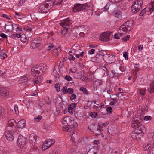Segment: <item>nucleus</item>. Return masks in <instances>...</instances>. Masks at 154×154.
Wrapping results in <instances>:
<instances>
[{
    "instance_id": "nucleus-16",
    "label": "nucleus",
    "mask_w": 154,
    "mask_h": 154,
    "mask_svg": "<svg viewBox=\"0 0 154 154\" xmlns=\"http://www.w3.org/2000/svg\"><path fill=\"white\" fill-rule=\"evenodd\" d=\"M38 10L41 13H46L48 11L44 3L40 5L38 7Z\"/></svg>"
},
{
    "instance_id": "nucleus-58",
    "label": "nucleus",
    "mask_w": 154,
    "mask_h": 154,
    "mask_svg": "<svg viewBox=\"0 0 154 154\" xmlns=\"http://www.w3.org/2000/svg\"><path fill=\"white\" fill-rule=\"evenodd\" d=\"M97 114V113L96 112H91V116L92 117L95 118Z\"/></svg>"
},
{
    "instance_id": "nucleus-10",
    "label": "nucleus",
    "mask_w": 154,
    "mask_h": 154,
    "mask_svg": "<svg viewBox=\"0 0 154 154\" xmlns=\"http://www.w3.org/2000/svg\"><path fill=\"white\" fill-rule=\"evenodd\" d=\"M38 139V137L33 134H30L29 136V140L30 143L32 145L35 144L36 140Z\"/></svg>"
},
{
    "instance_id": "nucleus-46",
    "label": "nucleus",
    "mask_w": 154,
    "mask_h": 154,
    "mask_svg": "<svg viewBox=\"0 0 154 154\" xmlns=\"http://www.w3.org/2000/svg\"><path fill=\"white\" fill-rule=\"evenodd\" d=\"M77 69L75 67H74L73 68L69 69V71L72 73H75L76 72Z\"/></svg>"
},
{
    "instance_id": "nucleus-8",
    "label": "nucleus",
    "mask_w": 154,
    "mask_h": 154,
    "mask_svg": "<svg viewBox=\"0 0 154 154\" xmlns=\"http://www.w3.org/2000/svg\"><path fill=\"white\" fill-rule=\"evenodd\" d=\"M41 41L39 39H35L33 40L31 43L30 48H35L40 46Z\"/></svg>"
},
{
    "instance_id": "nucleus-64",
    "label": "nucleus",
    "mask_w": 154,
    "mask_h": 154,
    "mask_svg": "<svg viewBox=\"0 0 154 154\" xmlns=\"http://www.w3.org/2000/svg\"><path fill=\"white\" fill-rule=\"evenodd\" d=\"M49 154H61L60 152L58 151H57L55 152L53 151L51 152Z\"/></svg>"
},
{
    "instance_id": "nucleus-2",
    "label": "nucleus",
    "mask_w": 154,
    "mask_h": 154,
    "mask_svg": "<svg viewBox=\"0 0 154 154\" xmlns=\"http://www.w3.org/2000/svg\"><path fill=\"white\" fill-rule=\"evenodd\" d=\"M143 148L144 150H148V154H154V140L151 141L150 143L144 145Z\"/></svg>"
},
{
    "instance_id": "nucleus-56",
    "label": "nucleus",
    "mask_w": 154,
    "mask_h": 154,
    "mask_svg": "<svg viewBox=\"0 0 154 154\" xmlns=\"http://www.w3.org/2000/svg\"><path fill=\"white\" fill-rule=\"evenodd\" d=\"M66 92L67 93H69V94H71L73 92V89L71 88H69L67 89V91Z\"/></svg>"
},
{
    "instance_id": "nucleus-53",
    "label": "nucleus",
    "mask_w": 154,
    "mask_h": 154,
    "mask_svg": "<svg viewBox=\"0 0 154 154\" xmlns=\"http://www.w3.org/2000/svg\"><path fill=\"white\" fill-rule=\"evenodd\" d=\"M65 79L68 81H70L72 80V78L70 76L66 75L65 77Z\"/></svg>"
},
{
    "instance_id": "nucleus-34",
    "label": "nucleus",
    "mask_w": 154,
    "mask_h": 154,
    "mask_svg": "<svg viewBox=\"0 0 154 154\" xmlns=\"http://www.w3.org/2000/svg\"><path fill=\"white\" fill-rule=\"evenodd\" d=\"M115 16L116 17L121 18L122 17V13L120 11H117L115 13Z\"/></svg>"
},
{
    "instance_id": "nucleus-38",
    "label": "nucleus",
    "mask_w": 154,
    "mask_h": 154,
    "mask_svg": "<svg viewBox=\"0 0 154 154\" xmlns=\"http://www.w3.org/2000/svg\"><path fill=\"white\" fill-rule=\"evenodd\" d=\"M109 57V56L107 54L103 56L102 58L107 63H110L111 62H110V61L109 60H108Z\"/></svg>"
},
{
    "instance_id": "nucleus-63",
    "label": "nucleus",
    "mask_w": 154,
    "mask_h": 154,
    "mask_svg": "<svg viewBox=\"0 0 154 154\" xmlns=\"http://www.w3.org/2000/svg\"><path fill=\"white\" fill-rule=\"evenodd\" d=\"M151 119V118L150 116H145L144 118V119L146 121L149 120Z\"/></svg>"
},
{
    "instance_id": "nucleus-61",
    "label": "nucleus",
    "mask_w": 154,
    "mask_h": 154,
    "mask_svg": "<svg viewBox=\"0 0 154 154\" xmlns=\"http://www.w3.org/2000/svg\"><path fill=\"white\" fill-rule=\"evenodd\" d=\"M112 109L111 107H107L106 109V111L109 113H111L112 112Z\"/></svg>"
},
{
    "instance_id": "nucleus-14",
    "label": "nucleus",
    "mask_w": 154,
    "mask_h": 154,
    "mask_svg": "<svg viewBox=\"0 0 154 154\" xmlns=\"http://www.w3.org/2000/svg\"><path fill=\"white\" fill-rule=\"evenodd\" d=\"M79 32H82L84 33L87 34L89 32V28L86 26H82L78 27Z\"/></svg>"
},
{
    "instance_id": "nucleus-42",
    "label": "nucleus",
    "mask_w": 154,
    "mask_h": 154,
    "mask_svg": "<svg viewBox=\"0 0 154 154\" xmlns=\"http://www.w3.org/2000/svg\"><path fill=\"white\" fill-rule=\"evenodd\" d=\"M103 82L102 81L100 80L97 79L96 80L95 82V83L97 86H99L102 85Z\"/></svg>"
},
{
    "instance_id": "nucleus-45",
    "label": "nucleus",
    "mask_w": 154,
    "mask_h": 154,
    "mask_svg": "<svg viewBox=\"0 0 154 154\" xmlns=\"http://www.w3.org/2000/svg\"><path fill=\"white\" fill-rule=\"evenodd\" d=\"M108 58L109 60L110 61V62H111L110 63H112L114 62L115 61V58L112 56H109Z\"/></svg>"
},
{
    "instance_id": "nucleus-47",
    "label": "nucleus",
    "mask_w": 154,
    "mask_h": 154,
    "mask_svg": "<svg viewBox=\"0 0 154 154\" xmlns=\"http://www.w3.org/2000/svg\"><path fill=\"white\" fill-rule=\"evenodd\" d=\"M80 90L82 92H83L85 94H88V92L87 90V89L83 87H81L80 88Z\"/></svg>"
},
{
    "instance_id": "nucleus-3",
    "label": "nucleus",
    "mask_w": 154,
    "mask_h": 154,
    "mask_svg": "<svg viewBox=\"0 0 154 154\" xmlns=\"http://www.w3.org/2000/svg\"><path fill=\"white\" fill-rule=\"evenodd\" d=\"M26 140V138L22 136H19L17 140V145L21 149L25 148Z\"/></svg>"
},
{
    "instance_id": "nucleus-30",
    "label": "nucleus",
    "mask_w": 154,
    "mask_h": 154,
    "mask_svg": "<svg viewBox=\"0 0 154 154\" xmlns=\"http://www.w3.org/2000/svg\"><path fill=\"white\" fill-rule=\"evenodd\" d=\"M5 29L8 31L12 30L14 29L13 25L10 24L6 26Z\"/></svg>"
},
{
    "instance_id": "nucleus-1",
    "label": "nucleus",
    "mask_w": 154,
    "mask_h": 154,
    "mask_svg": "<svg viewBox=\"0 0 154 154\" xmlns=\"http://www.w3.org/2000/svg\"><path fill=\"white\" fill-rule=\"evenodd\" d=\"M81 49H79V47H77L76 49H73L69 52V60L72 61L74 60L75 58L74 56H75L77 58L80 57H82L84 53L83 51H81Z\"/></svg>"
},
{
    "instance_id": "nucleus-35",
    "label": "nucleus",
    "mask_w": 154,
    "mask_h": 154,
    "mask_svg": "<svg viewBox=\"0 0 154 154\" xmlns=\"http://www.w3.org/2000/svg\"><path fill=\"white\" fill-rule=\"evenodd\" d=\"M123 33L122 32H119L118 34H116L114 35V37L115 38L117 39H119L120 38L122 37V36Z\"/></svg>"
},
{
    "instance_id": "nucleus-21",
    "label": "nucleus",
    "mask_w": 154,
    "mask_h": 154,
    "mask_svg": "<svg viewBox=\"0 0 154 154\" xmlns=\"http://www.w3.org/2000/svg\"><path fill=\"white\" fill-rule=\"evenodd\" d=\"M28 80L27 76H23L19 79L18 81L20 84H23L27 82Z\"/></svg>"
},
{
    "instance_id": "nucleus-57",
    "label": "nucleus",
    "mask_w": 154,
    "mask_h": 154,
    "mask_svg": "<svg viewBox=\"0 0 154 154\" xmlns=\"http://www.w3.org/2000/svg\"><path fill=\"white\" fill-rule=\"evenodd\" d=\"M54 87L56 89V91L58 92L60 91V85L59 84H55Z\"/></svg>"
},
{
    "instance_id": "nucleus-15",
    "label": "nucleus",
    "mask_w": 154,
    "mask_h": 154,
    "mask_svg": "<svg viewBox=\"0 0 154 154\" xmlns=\"http://www.w3.org/2000/svg\"><path fill=\"white\" fill-rule=\"evenodd\" d=\"M15 121L13 119L10 120L8 122V126L7 127V129L13 131L15 128L14 123Z\"/></svg>"
},
{
    "instance_id": "nucleus-23",
    "label": "nucleus",
    "mask_w": 154,
    "mask_h": 154,
    "mask_svg": "<svg viewBox=\"0 0 154 154\" xmlns=\"http://www.w3.org/2000/svg\"><path fill=\"white\" fill-rule=\"evenodd\" d=\"M41 73L44 74L47 72V70L48 69L47 66L44 64H41Z\"/></svg>"
},
{
    "instance_id": "nucleus-20",
    "label": "nucleus",
    "mask_w": 154,
    "mask_h": 154,
    "mask_svg": "<svg viewBox=\"0 0 154 154\" xmlns=\"http://www.w3.org/2000/svg\"><path fill=\"white\" fill-rule=\"evenodd\" d=\"M43 78L41 76H38L33 79V82L36 84H38L42 82Z\"/></svg>"
},
{
    "instance_id": "nucleus-59",
    "label": "nucleus",
    "mask_w": 154,
    "mask_h": 154,
    "mask_svg": "<svg viewBox=\"0 0 154 154\" xmlns=\"http://www.w3.org/2000/svg\"><path fill=\"white\" fill-rule=\"evenodd\" d=\"M123 56L126 60H128V56L127 52H125L123 54Z\"/></svg>"
},
{
    "instance_id": "nucleus-19",
    "label": "nucleus",
    "mask_w": 154,
    "mask_h": 154,
    "mask_svg": "<svg viewBox=\"0 0 154 154\" xmlns=\"http://www.w3.org/2000/svg\"><path fill=\"white\" fill-rule=\"evenodd\" d=\"M143 3V2L142 0H136L135 1L132 6L141 8Z\"/></svg>"
},
{
    "instance_id": "nucleus-6",
    "label": "nucleus",
    "mask_w": 154,
    "mask_h": 154,
    "mask_svg": "<svg viewBox=\"0 0 154 154\" xmlns=\"http://www.w3.org/2000/svg\"><path fill=\"white\" fill-rule=\"evenodd\" d=\"M147 15L150 14L154 10V0L151 2V4H149L148 7L145 8Z\"/></svg>"
},
{
    "instance_id": "nucleus-48",
    "label": "nucleus",
    "mask_w": 154,
    "mask_h": 154,
    "mask_svg": "<svg viewBox=\"0 0 154 154\" xmlns=\"http://www.w3.org/2000/svg\"><path fill=\"white\" fill-rule=\"evenodd\" d=\"M59 59L60 60V63L61 62L63 63L65 61H66L67 60V58L66 57H63L62 55V57H60Z\"/></svg>"
},
{
    "instance_id": "nucleus-40",
    "label": "nucleus",
    "mask_w": 154,
    "mask_h": 154,
    "mask_svg": "<svg viewBox=\"0 0 154 154\" xmlns=\"http://www.w3.org/2000/svg\"><path fill=\"white\" fill-rule=\"evenodd\" d=\"M77 103H72L71 104L69 105L68 109H73L76 106Z\"/></svg>"
},
{
    "instance_id": "nucleus-13",
    "label": "nucleus",
    "mask_w": 154,
    "mask_h": 154,
    "mask_svg": "<svg viewBox=\"0 0 154 154\" xmlns=\"http://www.w3.org/2000/svg\"><path fill=\"white\" fill-rule=\"evenodd\" d=\"M123 24L127 27L128 29L129 30V32L133 28V26L134 25V21L132 20H130L127 21Z\"/></svg>"
},
{
    "instance_id": "nucleus-49",
    "label": "nucleus",
    "mask_w": 154,
    "mask_h": 154,
    "mask_svg": "<svg viewBox=\"0 0 154 154\" xmlns=\"http://www.w3.org/2000/svg\"><path fill=\"white\" fill-rule=\"evenodd\" d=\"M137 120L135 122H134L131 125V127L133 128H136L138 126V124L137 123H135Z\"/></svg>"
},
{
    "instance_id": "nucleus-29",
    "label": "nucleus",
    "mask_w": 154,
    "mask_h": 154,
    "mask_svg": "<svg viewBox=\"0 0 154 154\" xmlns=\"http://www.w3.org/2000/svg\"><path fill=\"white\" fill-rule=\"evenodd\" d=\"M34 67L35 68V70L37 71V74L41 73V64L39 65H37Z\"/></svg>"
},
{
    "instance_id": "nucleus-51",
    "label": "nucleus",
    "mask_w": 154,
    "mask_h": 154,
    "mask_svg": "<svg viewBox=\"0 0 154 154\" xmlns=\"http://www.w3.org/2000/svg\"><path fill=\"white\" fill-rule=\"evenodd\" d=\"M67 88L66 86H64L63 87L61 91L64 94H67Z\"/></svg>"
},
{
    "instance_id": "nucleus-4",
    "label": "nucleus",
    "mask_w": 154,
    "mask_h": 154,
    "mask_svg": "<svg viewBox=\"0 0 154 154\" xmlns=\"http://www.w3.org/2000/svg\"><path fill=\"white\" fill-rule=\"evenodd\" d=\"M72 23V20L68 18L63 20L60 23V25L62 27H66L69 29L71 26Z\"/></svg>"
},
{
    "instance_id": "nucleus-32",
    "label": "nucleus",
    "mask_w": 154,
    "mask_h": 154,
    "mask_svg": "<svg viewBox=\"0 0 154 154\" xmlns=\"http://www.w3.org/2000/svg\"><path fill=\"white\" fill-rule=\"evenodd\" d=\"M7 56L2 51H0V57L2 59H5Z\"/></svg>"
},
{
    "instance_id": "nucleus-24",
    "label": "nucleus",
    "mask_w": 154,
    "mask_h": 154,
    "mask_svg": "<svg viewBox=\"0 0 154 154\" xmlns=\"http://www.w3.org/2000/svg\"><path fill=\"white\" fill-rule=\"evenodd\" d=\"M148 91L149 92L152 93L154 92V80L150 85V87L148 88Z\"/></svg>"
},
{
    "instance_id": "nucleus-50",
    "label": "nucleus",
    "mask_w": 154,
    "mask_h": 154,
    "mask_svg": "<svg viewBox=\"0 0 154 154\" xmlns=\"http://www.w3.org/2000/svg\"><path fill=\"white\" fill-rule=\"evenodd\" d=\"M55 47H54V45L53 44H51L50 45H49L48 47V50L50 51L51 50L52 48L55 49Z\"/></svg>"
},
{
    "instance_id": "nucleus-55",
    "label": "nucleus",
    "mask_w": 154,
    "mask_h": 154,
    "mask_svg": "<svg viewBox=\"0 0 154 154\" xmlns=\"http://www.w3.org/2000/svg\"><path fill=\"white\" fill-rule=\"evenodd\" d=\"M130 38V36L129 35H127V36L124 37L122 39V41L123 42H126Z\"/></svg>"
},
{
    "instance_id": "nucleus-17",
    "label": "nucleus",
    "mask_w": 154,
    "mask_h": 154,
    "mask_svg": "<svg viewBox=\"0 0 154 154\" xmlns=\"http://www.w3.org/2000/svg\"><path fill=\"white\" fill-rule=\"evenodd\" d=\"M128 31L129 32V30L124 24L120 27L119 30V32H122L124 34L127 32Z\"/></svg>"
},
{
    "instance_id": "nucleus-11",
    "label": "nucleus",
    "mask_w": 154,
    "mask_h": 154,
    "mask_svg": "<svg viewBox=\"0 0 154 154\" xmlns=\"http://www.w3.org/2000/svg\"><path fill=\"white\" fill-rule=\"evenodd\" d=\"M5 135L6 139L8 140L12 141L13 139V135L10 130H8L5 132Z\"/></svg>"
},
{
    "instance_id": "nucleus-39",
    "label": "nucleus",
    "mask_w": 154,
    "mask_h": 154,
    "mask_svg": "<svg viewBox=\"0 0 154 154\" xmlns=\"http://www.w3.org/2000/svg\"><path fill=\"white\" fill-rule=\"evenodd\" d=\"M31 73L32 75L33 76H36V74H37V71L35 70V68L34 66L31 69Z\"/></svg>"
},
{
    "instance_id": "nucleus-41",
    "label": "nucleus",
    "mask_w": 154,
    "mask_h": 154,
    "mask_svg": "<svg viewBox=\"0 0 154 154\" xmlns=\"http://www.w3.org/2000/svg\"><path fill=\"white\" fill-rule=\"evenodd\" d=\"M1 94L3 96H6L9 95V93L7 91V90L4 89L2 92H0Z\"/></svg>"
},
{
    "instance_id": "nucleus-54",
    "label": "nucleus",
    "mask_w": 154,
    "mask_h": 154,
    "mask_svg": "<svg viewBox=\"0 0 154 154\" xmlns=\"http://www.w3.org/2000/svg\"><path fill=\"white\" fill-rule=\"evenodd\" d=\"M24 29L27 32H30L32 30V29L28 26H25L24 28Z\"/></svg>"
},
{
    "instance_id": "nucleus-9",
    "label": "nucleus",
    "mask_w": 154,
    "mask_h": 154,
    "mask_svg": "<svg viewBox=\"0 0 154 154\" xmlns=\"http://www.w3.org/2000/svg\"><path fill=\"white\" fill-rule=\"evenodd\" d=\"M55 3V0H47L44 3L45 5V7L47 8L48 11L51 9L54 5Z\"/></svg>"
},
{
    "instance_id": "nucleus-26",
    "label": "nucleus",
    "mask_w": 154,
    "mask_h": 154,
    "mask_svg": "<svg viewBox=\"0 0 154 154\" xmlns=\"http://www.w3.org/2000/svg\"><path fill=\"white\" fill-rule=\"evenodd\" d=\"M141 8H140L132 6L131 8L132 12L134 14L137 13L140 11Z\"/></svg>"
},
{
    "instance_id": "nucleus-43",
    "label": "nucleus",
    "mask_w": 154,
    "mask_h": 154,
    "mask_svg": "<svg viewBox=\"0 0 154 154\" xmlns=\"http://www.w3.org/2000/svg\"><path fill=\"white\" fill-rule=\"evenodd\" d=\"M77 133L76 132H74L72 134L71 137V139L72 140H73L74 139H75L77 138Z\"/></svg>"
},
{
    "instance_id": "nucleus-36",
    "label": "nucleus",
    "mask_w": 154,
    "mask_h": 154,
    "mask_svg": "<svg viewBox=\"0 0 154 154\" xmlns=\"http://www.w3.org/2000/svg\"><path fill=\"white\" fill-rule=\"evenodd\" d=\"M146 90V88H143L139 89V91L141 95L144 96L145 94Z\"/></svg>"
},
{
    "instance_id": "nucleus-25",
    "label": "nucleus",
    "mask_w": 154,
    "mask_h": 154,
    "mask_svg": "<svg viewBox=\"0 0 154 154\" xmlns=\"http://www.w3.org/2000/svg\"><path fill=\"white\" fill-rule=\"evenodd\" d=\"M112 91V89L109 85H106V87L104 90V92H106L108 94H110Z\"/></svg>"
},
{
    "instance_id": "nucleus-60",
    "label": "nucleus",
    "mask_w": 154,
    "mask_h": 154,
    "mask_svg": "<svg viewBox=\"0 0 154 154\" xmlns=\"http://www.w3.org/2000/svg\"><path fill=\"white\" fill-rule=\"evenodd\" d=\"M42 118V117L41 116H39L34 118V120L36 122H38L41 120Z\"/></svg>"
},
{
    "instance_id": "nucleus-44",
    "label": "nucleus",
    "mask_w": 154,
    "mask_h": 154,
    "mask_svg": "<svg viewBox=\"0 0 154 154\" xmlns=\"http://www.w3.org/2000/svg\"><path fill=\"white\" fill-rule=\"evenodd\" d=\"M25 2V0H20L17 3L18 6H21Z\"/></svg>"
},
{
    "instance_id": "nucleus-31",
    "label": "nucleus",
    "mask_w": 154,
    "mask_h": 154,
    "mask_svg": "<svg viewBox=\"0 0 154 154\" xmlns=\"http://www.w3.org/2000/svg\"><path fill=\"white\" fill-rule=\"evenodd\" d=\"M28 38L25 35H21L20 40L23 42H27L28 40Z\"/></svg>"
},
{
    "instance_id": "nucleus-27",
    "label": "nucleus",
    "mask_w": 154,
    "mask_h": 154,
    "mask_svg": "<svg viewBox=\"0 0 154 154\" xmlns=\"http://www.w3.org/2000/svg\"><path fill=\"white\" fill-rule=\"evenodd\" d=\"M142 136V135L137 134V133H133L132 135V137L133 139L137 140H139Z\"/></svg>"
},
{
    "instance_id": "nucleus-18",
    "label": "nucleus",
    "mask_w": 154,
    "mask_h": 154,
    "mask_svg": "<svg viewBox=\"0 0 154 154\" xmlns=\"http://www.w3.org/2000/svg\"><path fill=\"white\" fill-rule=\"evenodd\" d=\"M26 125L25 121L24 119H22L18 122L17 126L18 128H23Z\"/></svg>"
},
{
    "instance_id": "nucleus-52",
    "label": "nucleus",
    "mask_w": 154,
    "mask_h": 154,
    "mask_svg": "<svg viewBox=\"0 0 154 154\" xmlns=\"http://www.w3.org/2000/svg\"><path fill=\"white\" fill-rule=\"evenodd\" d=\"M63 129L64 131H66L67 132H69L71 131L72 128H70L67 127L65 126L63 127Z\"/></svg>"
},
{
    "instance_id": "nucleus-12",
    "label": "nucleus",
    "mask_w": 154,
    "mask_h": 154,
    "mask_svg": "<svg viewBox=\"0 0 154 154\" xmlns=\"http://www.w3.org/2000/svg\"><path fill=\"white\" fill-rule=\"evenodd\" d=\"M145 131V128L142 125L137 127L134 131V133L142 135V136Z\"/></svg>"
},
{
    "instance_id": "nucleus-33",
    "label": "nucleus",
    "mask_w": 154,
    "mask_h": 154,
    "mask_svg": "<svg viewBox=\"0 0 154 154\" xmlns=\"http://www.w3.org/2000/svg\"><path fill=\"white\" fill-rule=\"evenodd\" d=\"M61 29V33L62 34L65 35L66 33L69 29L68 28L62 27Z\"/></svg>"
},
{
    "instance_id": "nucleus-7",
    "label": "nucleus",
    "mask_w": 154,
    "mask_h": 154,
    "mask_svg": "<svg viewBox=\"0 0 154 154\" xmlns=\"http://www.w3.org/2000/svg\"><path fill=\"white\" fill-rule=\"evenodd\" d=\"M83 4H77L74 5V7L72 9L74 12H75L77 11H79L83 10L85 9Z\"/></svg>"
},
{
    "instance_id": "nucleus-28",
    "label": "nucleus",
    "mask_w": 154,
    "mask_h": 154,
    "mask_svg": "<svg viewBox=\"0 0 154 154\" xmlns=\"http://www.w3.org/2000/svg\"><path fill=\"white\" fill-rule=\"evenodd\" d=\"M55 142V141L54 139H52L48 140L46 141L45 143L48 145L47 146L50 147L51 145H53Z\"/></svg>"
},
{
    "instance_id": "nucleus-62",
    "label": "nucleus",
    "mask_w": 154,
    "mask_h": 154,
    "mask_svg": "<svg viewBox=\"0 0 154 154\" xmlns=\"http://www.w3.org/2000/svg\"><path fill=\"white\" fill-rule=\"evenodd\" d=\"M47 145L45 143V144L43 145L42 146V149L43 150H45L49 147V146H47Z\"/></svg>"
},
{
    "instance_id": "nucleus-22",
    "label": "nucleus",
    "mask_w": 154,
    "mask_h": 154,
    "mask_svg": "<svg viewBox=\"0 0 154 154\" xmlns=\"http://www.w3.org/2000/svg\"><path fill=\"white\" fill-rule=\"evenodd\" d=\"M53 54L56 57H58L61 53V49L60 48L53 49Z\"/></svg>"
},
{
    "instance_id": "nucleus-37",
    "label": "nucleus",
    "mask_w": 154,
    "mask_h": 154,
    "mask_svg": "<svg viewBox=\"0 0 154 154\" xmlns=\"http://www.w3.org/2000/svg\"><path fill=\"white\" fill-rule=\"evenodd\" d=\"M84 76V73L82 71H80L77 73V78H82Z\"/></svg>"
},
{
    "instance_id": "nucleus-5",
    "label": "nucleus",
    "mask_w": 154,
    "mask_h": 154,
    "mask_svg": "<svg viewBox=\"0 0 154 154\" xmlns=\"http://www.w3.org/2000/svg\"><path fill=\"white\" fill-rule=\"evenodd\" d=\"M111 35V32H103L101 34L100 39L103 41H108L109 40V37Z\"/></svg>"
}]
</instances>
